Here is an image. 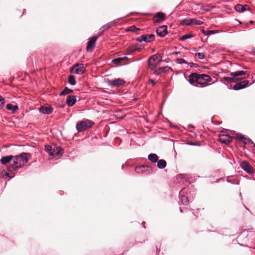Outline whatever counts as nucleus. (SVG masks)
Instances as JSON below:
<instances>
[{
	"instance_id": "1",
	"label": "nucleus",
	"mask_w": 255,
	"mask_h": 255,
	"mask_svg": "<svg viewBox=\"0 0 255 255\" xmlns=\"http://www.w3.org/2000/svg\"><path fill=\"white\" fill-rule=\"evenodd\" d=\"M27 154L26 153H22L20 155L14 156L13 164L8 167L9 171H12L18 168L23 166L28 160Z\"/></svg>"
},
{
	"instance_id": "2",
	"label": "nucleus",
	"mask_w": 255,
	"mask_h": 255,
	"mask_svg": "<svg viewBox=\"0 0 255 255\" xmlns=\"http://www.w3.org/2000/svg\"><path fill=\"white\" fill-rule=\"evenodd\" d=\"M93 122L89 120L79 122L76 124V129L79 132H82L92 127Z\"/></svg>"
},
{
	"instance_id": "3",
	"label": "nucleus",
	"mask_w": 255,
	"mask_h": 255,
	"mask_svg": "<svg viewBox=\"0 0 255 255\" xmlns=\"http://www.w3.org/2000/svg\"><path fill=\"white\" fill-rule=\"evenodd\" d=\"M155 35L153 34L142 35L137 38L136 40L138 42H150L154 40Z\"/></svg>"
},
{
	"instance_id": "4",
	"label": "nucleus",
	"mask_w": 255,
	"mask_h": 255,
	"mask_svg": "<svg viewBox=\"0 0 255 255\" xmlns=\"http://www.w3.org/2000/svg\"><path fill=\"white\" fill-rule=\"evenodd\" d=\"M190 80H211V77L206 74H198L196 73H192L189 77Z\"/></svg>"
},
{
	"instance_id": "5",
	"label": "nucleus",
	"mask_w": 255,
	"mask_h": 255,
	"mask_svg": "<svg viewBox=\"0 0 255 255\" xmlns=\"http://www.w3.org/2000/svg\"><path fill=\"white\" fill-rule=\"evenodd\" d=\"M101 34H100L99 35L97 36H93L91 38H89V41L87 43V46L86 47V50L88 52H91L93 50V49L95 47V43L98 39V38L100 35H101Z\"/></svg>"
},
{
	"instance_id": "6",
	"label": "nucleus",
	"mask_w": 255,
	"mask_h": 255,
	"mask_svg": "<svg viewBox=\"0 0 255 255\" xmlns=\"http://www.w3.org/2000/svg\"><path fill=\"white\" fill-rule=\"evenodd\" d=\"M85 67L83 64H76L71 69V72L74 74H81L84 73Z\"/></svg>"
},
{
	"instance_id": "7",
	"label": "nucleus",
	"mask_w": 255,
	"mask_h": 255,
	"mask_svg": "<svg viewBox=\"0 0 255 255\" xmlns=\"http://www.w3.org/2000/svg\"><path fill=\"white\" fill-rule=\"evenodd\" d=\"M233 137L228 134H220L218 137V140L225 144H229L232 140Z\"/></svg>"
},
{
	"instance_id": "8",
	"label": "nucleus",
	"mask_w": 255,
	"mask_h": 255,
	"mask_svg": "<svg viewBox=\"0 0 255 255\" xmlns=\"http://www.w3.org/2000/svg\"><path fill=\"white\" fill-rule=\"evenodd\" d=\"M135 171L138 173H143L145 171H147V173H150L152 171V168L151 166L148 165H142L136 167L135 168Z\"/></svg>"
},
{
	"instance_id": "9",
	"label": "nucleus",
	"mask_w": 255,
	"mask_h": 255,
	"mask_svg": "<svg viewBox=\"0 0 255 255\" xmlns=\"http://www.w3.org/2000/svg\"><path fill=\"white\" fill-rule=\"evenodd\" d=\"M182 22L183 24L186 25H201L203 23L202 21L195 18L184 19Z\"/></svg>"
},
{
	"instance_id": "10",
	"label": "nucleus",
	"mask_w": 255,
	"mask_h": 255,
	"mask_svg": "<svg viewBox=\"0 0 255 255\" xmlns=\"http://www.w3.org/2000/svg\"><path fill=\"white\" fill-rule=\"evenodd\" d=\"M157 56L156 55H152L150 57L148 60L149 67L150 69L154 68L156 65L159 63L158 61H157Z\"/></svg>"
},
{
	"instance_id": "11",
	"label": "nucleus",
	"mask_w": 255,
	"mask_h": 255,
	"mask_svg": "<svg viewBox=\"0 0 255 255\" xmlns=\"http://www.w3.org/2000/svg\"><path fill=\"white\" fill-rule=\"evenodd\" d=\"M167 27L166 25H162L156 29L157 35L161 37H163L167 34Z\"/></svg>"
},
{
	"instance_id": "12",
	"label": "nucleus",
	"mask_w": 255,
	"mask_h": 255,
	"mask_svg": "<svg viewBox=\"0 0 255 255\" xmlns=\"http://www.w3.org/2000/svg\"><path fill=\"white\" fill-rule=\"evenodd\" d=\"M242 168L249 173L253 172V168L249 163L246 161H243L241 163Z\"/></svg>"
},
{
	"instance_id": "13",
	"label": "nucleus",
	"mask_w": 255,
	"mask_h": 255,
	"mask_svg": "<svg viewBox=\"0 0 255 255\" xmlns=\"http://www.w3.org/2000/svg\"><path fill=\"white\" fill-rule=\"evenodd\" d=\"M165 14L161 12H157L153 17V20L154 22H160L164 20Z\"/></svg>"
},
{
	"instance_id": "14",
	"label": "nucleus",
	"mask_w": 255,
	"mask_h": 255,
	"mask_svg": "<svg viewBox=\"0 0 255 255\" xmlns=\"http://www.w3.org/2000/svg\"><path fill=\"white\" fill-rule=\"evenodd\" d=\"M111 88L120 87L125 83V81H106Z\"/></svg>"
},
{
	"instance_id": "15",
	"label": "nucleus",
	"mask_w": 255,
	"mask_h": 255,
	"mask_svg": "<svg viewBox=\"0 0 255 255\" xmlns=\"http://www.w3.org/2000/svg\"><path fill=\"white\" fill-rule=\"evenodd\" d=\"M249 81H242L239 83H236L233 87V89L236 90H240L246 87L248 84Z\"/></svg>"
},
{
	"instance_id": "16",
	"label": "nucleus",
	"mask_w": 255,
	"mask_h": 255,
	"mask_svg": "<svg viewBox=\"0 0 255 255\" xmlns=\"http://www.w3.org/2000/svg\"><path fill=\"white\" fill-rule=\"evenodd\" d=\"M250 7L248 5H242V4H237L235 6V10L239 12H243L247 10H249Z\"/></svg>"
},
{
	"instance_id": "17",
	"label": "nucleus",
	"mask_w": 255,
	"mask_h": 255,
	"mask_svg": "<svg viewBox=\"0 0 255 255\" xmlns=\"http://www.w3.org/2000/svg\"><path fill=\"white\" fill-rule=\"evenodd\" d=\"M170 68L168 66H165L163 67H160L154 71V74L156 75H159L162 73H166L169 71Z\"/></svg>"
},
{
	"instance_id": "18",
	"label": "nucleus",
	"mask_w": 255,
	"mask_h": 255,
	"mask_svg": "<svg viewBox=\"0 0 255 255\" xmlns=\"http://www.w3.org/2000/svg\"><path fill=\"white\" fill-rule=\"evenodd\" d=\"M210 81H205V82H200L199 81H189L190 83L193 85L200 87H203L208 85L207 82H210Z\"/></svg>"
},
{
	"instance_id": "19",
	"label": "nucleus",
	"mask_w": 255,
	"mask_h": 255,
	"mask_svg": "<svg viewBox=\"0 0 255 255\" xmlns=\"http://www.w3.org/2000/svg\"><path fill=\"white\" fill-rule=\"evenodd\" d=\"M39 111L44 114H50L53 112V109L50 107L42 106L40 108Z\"/></svg>"
},
{
	"instance_id": "20",
	"label": "nucleus",
	"mask_w": 255,
	"mask_h": 255,
	"mask_svg": "<svg viewBox=\"0 0 255 255\" xmlns=\"http://www.w3.org/2000/svg\"><path fill=\"white\" fill-rule=\"evenodd\" d=\"M76 99L74 96H68L66 100V103L69 106H72L76 102Z\"/></svg>"
},
{
	"instance_id": "21",
	"label": "nucleus",
	"mask_w": 255,
	"mask_h": 255,
	"mask_svg": "<svg viewBox=\"0 0 255 255\" xmlns=\"http://www.w3.org/2000/svg\"><path fill=\"white\" fill-rule=\"evenodd\" d=\"M63 153V149L60 147H56L53 150L51 156L61 155Z\"/></svg>"
},
{
	"instance_id": "22",
	"label": "nucleus",
	"mask_w": 255,
	"mask_h": 255,
	"mask_svg": "<svg viewBox=\"0 0 255 255\" xmlns=\"http://www.w3.org/2000/svg\"><path fill=\"white\" fill-rule=\"evenodd\" d=\"M13 158L14 156L12 155L3 156L1 158L0 161L2 164L5 165L9 162L12 159H13Z\"/></svg>"
},
{
	"instance_id": "23",
	"label": "nucleus",
	"mask_w": 255,
	"mask_h": 255,
	"mask_svg": "<svg viewBox=\"0 0 255 255\" xmlns=\"http://www.w3.org/2000/svg\"><path fill=\"white\" fill-rule=\"evenodd\" d=\"M148 159L149 160L153 163H156L158 160V156L155 153H150L148 156Z\"/></svg>"
},
{
	"instance_id": "24",
	"label": "nucleus",
	"mask_w": 255,
	"mask_h": 255,
	"mask_svg": "<svg viewBox=\"0 0 255 255\" xmlns=\"http://www.w3.org/2000/svg\"><path fill=\"white\" fill-rule=\"evenodd\" d=\"M166 162L164 159H160L157 161V167L160 169H163L166 166Z\"/></svg>"
},
{
	"instance_id": "25",
	"label": "nucleus",
	"mask_w": 255,
	"mask_h": 255,
	"mask_svg": "<svg viewBox=\"0 0 255 255\" xmlns=\"http://www.w3.org/2000/svg\"><path fill=\"white\" fill-rule=\"evenodd\" d=\"M243 75H246V73L244 71H243V70L236 71L235 72H232L231 73V75L234 77H237V76H242Z\"/></svg>"
},
{
	"instance_id": "26",
	"label": "nucleus",
	"mask_w": 255,
	"mask_h": 255,
	"mask_svg": "<svg viewBox=\"0 0 255 255\" xmlns=\"http://www.w3.org/2000/svg\"><path fill=\"white\" fill-rule=\"evenodd\" d=\"M73 91L66 87L60 94V96H64L72 93Z\"/></svg>"
},
{
	"instance_id": "27",
	"label": "nucleus",
	"mask_w": 255,
	"mask_h": 255,
	"mask_svg": "<svg viewBox=\"0 0 255 255\" xmlns=\"http://www.w3.org/2000/svg\"><path fill=\"white\" fill-rule=\"evenodd\" d=\"M45 149L49 153V155L51 156L53 151L52 146L49 145H45Z\"/></svg>"
},
{
	"instance_id": "28",
	"label": "nucleus",
	"mask_w": 255,
	"mask_h": 255,
	"mask_svg": "<svg viewBox=\"0 0 255 255\" xmlns=\"http://www.w3.org/2000/svg\"><path fill=\"white\" fill-rule=\"evenodd\" d=\"M193 37V35L191 34H185V35H183L182 36H181L180 38V40H182V41H184L187 39H189V38H190L191 37Z\"/></svg>"
},
{
	"instance_id": "29",
	"label": "nucleus",
	"mask_w": 255,
	"mask_h": 255,
	"mask_svg": "<svg viewBox=\"0 0 255 255\" xmlns=\"http://www.w3.org/2000/svg\"><path fill=\"white\" fill-rule=\"evenodd\" d=\"M126 59H127L126 57H123V58H116V59H114L113 60V62H114L115 64H119L121 61H122Z\"/></svg>"
},
{
	"instance_id": "30",
	"label": "nucleus",
	"mask_w": 255,
	"mask_h": 255,
	"mask_svg": "<svg viewBox=\"0 0 255 255\" xmlns=\"http://www.w3.org/2000/svg\"><path fill=\"white\" fill-rule=\"evenodd\" d=\"M237 138L239 140L244 142L245 144H247V141H246L247 138L245 137L243 135L241 134L238 135H237Z\"/></svg>"
},
{
	"instance_id": "31",
	"label": "nucleus",
	"mask_w": 255,
	"mask_h": 255,
	"mask_svg": "<svg viewBox=\"0 0 255 255\" xmlns=\"http://www.w3.org/2000/svg\"><path fill=\"white\" fill-rule=\"evenodd\" d=\"M181 201L184 205H187L189 203L188 197L185 196H182L181 197Z\"/></svg>"
},
{
	"instance_id": "32",
	"label": "nucleus",
	"mask_w": 255,
	"mask_h": 255,
	"mask_svg": "<svg viewBox=\"0 0 255 255\" xmlns=\"http://www.w3.org/2000/svg\"><path fill=\"white\" fill-rule=\"evenodd\" d=\"M128 31L135 32L138 30H140V29L138 28H136L135 26L132 25L128 27Z\"/></svg>"
},
{
	"instance_id": "33",
	"label": "nucleus",
	"mask_w": 255,
	"mask_h": 255,
	"mask_svg": "<svg viewBox=\"0 0 255 255\" xmlns=\"http://www.w3.org/2000/svg\"><path fill=\"white\" fill-rule=\"evenodd\" d=\"M113 25V24L112 22L106 24V25H105L104 26H103V27H102V28H103V31L108 29L109 28H110Z\"/></svg>"
},
{
	"instance_id": "34",
	"label": "nucleus",
	"mask_w": 255,
	"mask_h": 255,
	"mask_svg": "<svg viewBox=\"0 0 255 255\" xmlns=\"http://www.w3.org/2000/svg\"><path fill=\"white\" fill-rule=\"evenodd\" d=\"M176 62L179 64H183V63L187 64V61L182 58L177 59L176 60Z\"/></svg>"
},
{
	"instance_id": "35",
	"label": "nucleus",
	"mask_w": 255,
	"mask_h": 255,
	"mask_svg": "<svg viewBox=\"0 0 255 255\" xmlns=\"http://www.w3.org/2000/svg\"><path fill=\"white\" fill-rule=\"evenodd\" d=\"M135 48H134L133 46L131 47H129L127 49V53H131L132 52H135Z\"/></svg>"
},
{
	"instance_id": "36",
	"label": "nucleus",
	"mask_w": 255,
	"mask_h": 255,
	"mask_svg": "<svg viewBox=\"0 0 255 255\" xmlns=\"http://www.w3.org/2000/svg\"><path fill=\"white\" fill-rule=\"evenodd\" d=\"M217 32L216 30H209L207 31V33H206V35H210L211 34H213L216 33Z\"/></svg>"
},
{
	"instance_id": "37",
	"label": "nucleus",
	"mask_w": 255,
	"mask_h": 255,
	"mask_svg": "<svg viewBox=\"0 0 255 255\" xmlns=\"http://www.w3.org/2000/svg\"><path fill=\"white\" fill-rule=\"evenodd\" d=\"M196 56H198V57L200 59H202L205 57L204 54L202 53H197L196 54Z\"/></svg>"
},
{
	"instance_id": "38",
	"label": "nucleus",
	"mask_w": 255,
	"mask_h": 255,
	"mask_svg": "<svg viewBox=\"0 0 255 255\" xmlns=\"http://www.w3.org/2000/svg\"><path fill=\"white\" fill-rule=\"evenodd\" d=\"M4 102V99L1 96H0V107L3 106Z\"/></svg>"
},
{
	"instance_id": "39",
	"label": "nucleus",
	"mask_w": 255,
	"mask_h": 255,
	"mask_svg": "<svg viewBox=\"0 0 255 255\" xmlns=\"http://www.w3.org/2000/svg\"><path fill=\"white\" fill-rule=\"evenodd\" d=\"M6 108L8 110H12L13 109V106L11 104H7Z\"/></svg>"
},
{
	"instance_id": "40",
	"label": "nucleus",
	"mask_w": 255,
	"mask_h": 255,
	"mask_svg": "<svg viewBox=\"0 0 255 255\" xmlns=\"http://www.w3.org/2000/svg\"><path fill=\"white\" fill-rule=\"evenodd\" d=\"M133 47L135 51L139 50L141 49L140 46L139 44H136Z\"/></svg>"
},
{
	"instance_id": "41",
	"label": "nucleus",
	"mask_w": 255,
	"mask_h": 255,
	"mask_svg": "<svg viewBox=\"0 0 255 255\" xmlns=\"http://www.w3.org/2000/svg\"><path fill=\"white\" fill-rule=\"evenodd\" d=\"M156 83V81H149L148 84H151L152 86H154Z\"/></svg>"
},
{
	"instance_id": "42",
	"label": "nucleus",
	"mask_w": 255,
	"mask_h": 255,
	"mask_svg": "<svg viewBox=\"0 0 255 255\" xmlns=\"http://www.w3.org/2000/svg\"><path fill=\"white\" fill-rule=\"evenodd\" d=\"M17 110H18V107L17 106H13V109H12V111L13 113L15 112Z\"/></svg>"
},
{
	"instance_id": "43",
	"label": "nucleus",
	"mask_w": 255,
	"mask_h": 255,
	"mask_svg": "<svg viewBox=\"0 0 255 255\" xmlns=\"http://www.w3.org/2000/svg\"><path fill=\"white\" fill-rule=\"evenodd\" d=\"M68 80H75V77L73 75H70L68 77Z\"/></svg>"
},
{
	"instance_id": "44",
	"label": "nucleus",
	"mask_w": 255,
	"mask_h": 255,
	"mask_svg": "<svg viewBox=\"0 0 255 255\" xmlns=\"http://www.w3.org/2000/svg\"><path fill=\"white\" fill-rule=\"evenodd\" d=\"M69 81V83L72 85H74L76 84V81Z\"/></svg>"
},
{
	"instance_id": "45",
	"label": "nucleus",
	"mask_w": 255,
	"mask_h": 255,
	"mask_svg": "<svg viewBox=\"0 0 255 255\" xmlns=\"http://www.w3.org/2000/svg\"><path fill=\"white\" fill-rule=\"evenodd\" d=\"M191 216V218H191V219H194L195 215V214H194V213H191V216Z\"/></svg>"
},
{
	"instance_id": "46",
	"label": "nucleus",
	"mask_w": 255,
	"mask_h": 255,
	"mask_svg": "<svg viewBox=\"0 0 255 255\" xmlns=\"http://www.w3.org/2000/svg\"><path fill=\"white\" fill-rule=\"evenodd\" d=\"M246 141H247V143H250V142L253 143V141L251 140H250L249 138H247Z\"/></svg>"
},
{
	"instance_id": "47",
	"label": "nucleus",
	"mask_w": 255,
	"mask_h": 255,
	"mask_svg": "<svg viewBox=\"0 0 255 255\" xmlns=\"http://www.w3.org/2000/svg\"><path fill=\"white\" fill-rule=\"evenodd\" d=\"M223 80H232V79H231V78L224 77Z\"/></svg>"
},
{
	"instance_id": "48",
	"label": "nucleus",
	"mask_w": 255,
	"mask_h": 255,
	"mask_svg": "<svg viewBox=\"0 0 255 255\" xmlns=\"http://www.w3.org/2000/svg\"><path fill=\"white\" fill-rule=\"evenodd\" d=\"M252 53L255 54V47L252 49Z\"/></svg>"
},
{
	"instance_id": "49",
	"label": "nucleus",
	"mask_w": 255,
	"mask_h": 255,
	"mask_svg": "<svg viewBox=\"0 0 255 255\" xmlns=\"http://www.w3.org/2000/svg\"><path fill=\"white\" fill-rule=\"evenodd\" d=\"M248 78V77L245 76L244 78H239V79H237V80H243L244 78Z\"/></svg>"
},
{
	"instance_id": "50",
	"label": "nucleus",
	"mask_w": 255,
	"mask_h": 255,
	"mask_svg": "<svg viewBox=\"0 0 255 255\" xmlns=\"http://www.w3.org/2000/svg\"><path fill=\"white\" fill-rule=\"evenodd\" d=\"M202 32L204 33L205 35H206V33H207V31H205L204 29L202 30Z\"/></svg>"
},
{
	"instance_id": "51",
	"label": "nucleus",
	"mask_w": 255,
	"mask_h": 255,
	"mask_svg": "<svg viewBox=\"0 0 255 255\" xmlns=\"http://www.w3.org/2000/svg\"><path fill=\"white\" fill-rule=\"evenodd\" d=\"M180 52H173L172 53V54H175V55H177L178 53H179Z\"/></svg>"
},
{
	"instance_id": "52",
	"label": "nucleus",
	"mask_w": 255,
	"mask_h": 255,
	"mask_svg": "<svg viewBox=\"0 0 255 255\" xmlns=\"http://www.w3.org/2000/svg\"><path fill=\"white\" fill-rule=\"evenodd\" d=\"M5 175H6V176H8V177H10V174H9V173H5Z\"/></svg>"
},
{
	"instance_id": "53",
	"label": "nucleus",
	"mask_w": 255,
	"mask_h": 255,
	"mask_svg": "<svg viewBox=\"0 0 255 255\" xmlns=\"http://www.w3.org/2000/svg\"><path fill=\"white\" fill-rule=\"evenodd\" d=\"M250 22V23H251V24H253L254 22L253 21H252V20H251V21H250V22Z\"/></svg>"
}]
</instances>
